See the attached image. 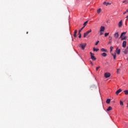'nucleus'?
<instances>
[{"instance_id": "1", "label": "nucleus", "mask_w": 128, "mask_h": 128, "mask_svg": "<svg viewBox=\"0 0 128 128\" xmlns=\"http://www.w3.org/2000/svg\"><path fill=\"white\" fill-rule=\"evenodd\" d=\"M126 34V32H123L121 34L120 38L122 40H126V37L124 36Z\"/></svg>"}, {"instance_id": "2", "label": "nucleus", "mask_w": 128, "mask_h": 128, "mask_svg": "<svg viewBox=\"0 0 128 128\" xmlns=\"http://www.w3.org/2000/svg\"><path fill=\"white\" fill-rule=\"evenodd\" d=\"M105 30H106V28H104V26H100V36H102V34H104V32Z\"/></svg>"}, {"instance_id": "3", "label": "nucleus", "mask_w": 128, "mask_h": 128, "mask_svg": "<svg viewBox=\"0 0 128 128\" xmlns=\"http://www.w3.org/2000/svg\"><path fill=\"white\" fill-rule=\"evenodd\" d=\"M91 59L92 60H96V56H94V54L92 53V52H90Z\"/></svg>"}, {"instance_id": "4", "label": "nucleus", "mask_w": 128, "mask_h": 128, "mask_svg": "<svg viewBox=\"0 0 128 128\" xmlns=\"http://www.w3.org/2000/svg\"><path fill=\"white\" fill-rule=\"evenodd\" d=\"M86 44H82L81 43L80 44V46L82 48V50H84V48H86Z\"/></svg>"}, {"instance_id": "5", "label": "nucleus", "mask_w": 128, "mask_h": 128, "mask_svg": "<svg viewBox=\"0 0 128 128\" xmlns=\"http://www.w3.org/2000/svg\"><path fill=\"white\" fill-rule=\"evenodd\" d=\"M90 32H92L91 29H90V30L87 31L86 32L84 33V37L86 38V36H88V34H90Z\"/></svg>"}, {"instance_id": "6", "label": "nucleus", "mask_w": 128, "mask_h": 128, "mask_svg": "<svg viewBox=\"0 0 128 128\" xmlns=\"http://www.w3.org/2000/svg\"><path fill=\"white\" fill-rule=\"evenodd\" d=\"M110 74L108 73V72H106L104 74V77L106 78H110Z\"/></svg>"}, {"instance_id": "7", "label": "nucleus", "mask_w": 128, "mask_h": 128, "mask_svg": "<svg viewBox=\"0 0 128 128\" xmlns=\"http://www.w3.org/2000/svg\"><path fill=\"white\" fill-rule=\"evenodd\" d=\"M116 52L117 54H120V49L117 48L116 50Z\"/></svg>"}, {"instance_id": "8", "label": "nucleus", "mask_w": 128, "mask_h": 128, "mask_svg": "<svg viewBox=\"0 0 128 128\" xmlns=\"http://www.w3.org/2000/svg\"><path fill=\"white\" fill-rule=\"evenodd\" d=\"M118 27L119 28H122V20H121L118 24Z\"/></svg>"}, {"instance_id": "9", "label": "nucleus", "mask_w": 128, "mask_h": 128, "mask_svg": "<svg viewBox=\"0 0 128 128\" xmlns=\"http://www.w3.org/2000/svg\"><path fill=\"white\" fill-rule=\"evenodd\" d=\"M114 36L115 38H118V32L115 33Z\"/></svg>"}, {"instance_id": "10", "label": "nucleus", "mask_w": 128, "mask_h": 128, "mask_svg": "<svg viewBox=\"0 0 128 128\" xmlns=\"http://www.w3.org/2000/svg\"><path fill=\"white\" fill-rule=\"evenodd\" d=\"M122 46H123V48H126V41H124L123 42Z\"/></svg>"}, {"instance_id": "11", "label": "nucleus", "mask_w": 128, "mask_h": 128, "mask_svg": "<svg viewBox=\"0 0 128 128\" xmlns=\"http://www.w3.org/2000/svg\"><path fill=\"white\" fill-rule=\"evenodd\" d=\"M100 50L102 52H108V50L106 49H105L104 48H101Z\"/></svg>"}, {"instance_id": "12", "label": "nucleus", "mask_w": 128, "mask_h": 128, "mask_svg": "<svg viewBox=\"0 0 128 128\" xmlns=\"http://www.w3.org/2000/svg\"><path fill=\"white\" fill-rule=\"evenodd\" d=\"M112 56L114 60H116V53L112 54Z\"/></svg>"}, {"instance_id": "13", "label": "nucleus", "mask_w": 128, "mask_h": 128, "mask_svg": "<svg viewBox=\"0 0 128 128\" xmlns=\"http://www.w3.org/2000/svg\"><path fill=\"white\" fill-rule=\"evenodd\" d=\"M120 92H122V89L120 88L116 92V94H118Z\"/></svg>"}, {"instance_id": "14", "label": "nucleus", "mask_w": 128, "mask_h": 128, "mask_svg": "<svg viewBox=\"0 0 128 128\" xmlns=\"http://www.w3.org/2000/svg\"><path fill=\"white\" fill-rule=\"evenodd\" d=\"M103 4H104V6H108V4H111L110 2H104L103 3Z\"/></svg>"}, {"instance_id": "15", "label": "nucleus", "mask_w": 128, "mask_h": 128, "mask_svg": "<svg viewBox=\"0 0 128 128\" xmlns=\"http://www.w3.org/2000/svg\"><path fill=\"white\" fill-rule=\"evenodd\" d=\"M122 4H128V0H124L122 1Z\"/></svg>"}, {"instance_id": "16", "label": "nucleus", "mask_w": 128, "mask_h": 128, "mask_svg": "<svg viewBox=\"0 0 128 128\" xmlns=\"http://www.w3.org/2000/svg\"><path fill=\"white\" fill-rule=\"evenodd\" d=\"M99 50H100V49H98V48H93L94 52H98Z\"/></svg>"}, {"instance_id": "17", "label": "nucleus", "mask_w": 128, "mask_h": 128, "mask_svg": "<svg viewBox=\"0 0 128 128\" xmlns=\"http://www.w3.org/2000/svg\"><path fill=\"white\" fill-rule=\"evenodd\" d=\"M112 106H109L107 108L106 110H107V112H110V110H112Z\"/></svg>"}, {"instance_id": "18", "label": "nucleus", "mask_w": 128, "mask_h": 128, "mask_svg": "<svg viewBox=\"0 0 128 128\" xmlns=\"http://www.w3.org/2000/svg\"><path fill=\"white\" fill-rule=\"evenodd\" d=\"M106 104H110V98L107 99L106 100Z\"/></svg>"}, {"instance_id": "19", "label": "nucleus", "mask_w": 128, "mask_h": 128, "mask_svg": "<svg viewBox=\"0 0 128 128\" xmlns=\"http://www.w3.org/2000/svg\"><path fill=\"white\" fill-rule=\"evenodd\" d=\"M102 56H104V57H106V52H104V53H102Z\"/></svg>"}, {"instance_id": "20", "label": "nucleus", "mask_w": 128, "mask_h": 128, "mask_svg": "<svg viewBox=\"0 0 128 128\" xmlns=\"http://www.w3.org/2000/svg\"><path fill=\"white\" fill-rule=\"evenodd\" d=\"M84 26H83L82 28H80V30H78V34L82 32V30H84Z\"/></svg>"}, {"instance_id": "21", "label": "nucleus", "mask_w": 128, "mask_h": 128, "mask_svg": "<svg viewBox=\"0 0 128 128\" xmlns=\"http://www.w3.org/2000/svg\"><path fill=\"white\" fill-rule=\"evenodd\" d=\"M112 50H114V47L112 46H111L110 47V52H112Z\"/></svg>"}, {"instance_id": "22", "label": "nucleus", "mask_w": 128, "mask_h": 128, "mask_svg": "<svg viewBox=\"0 0 128 128\" xmlns=\"http://www.w3.org/2000/svg\"><path fill=\"white\" fill-rule=\"evenodd\" d=\"M124 92L125 94H126V95L128 94V90H124Z\"/></svg>"}, {"instance_id": "23", "label": "nucleus", "mask_w": 128, "mask_h": 128, "mask_svg": "<svg viewBox=\"0 0 128 128\" xmlns=\"http://www.w3.org/2000/svg\"><path fill=\"white\" fill-rule=\"evenodd\" d=\"M88 21H86V22H84V26H86V24H88Z\"/></svg>"}, {"instance_id": "24", "label": "nucleus", "mask_w": 128, "mask_h": 128, "mask_svg": "<svg viewBox=\"0 0 128 128\" xmlns=\"http://www.w3.org/2000/svg\"><path fill=\"white\" fill-rule=\"evenodd\" d=\"M102 12V9L99 8L98 10H97L98 14H100Z\"/></svg>"}, {"instance_id": "25", "label": "nucleus", "mask_w": 128, "mask_h": 128, "mask_svg": "<svg viewBox=\"0 0 128 128\" xmlns=\"http://www.w3.org/2000/svg\"><path fill=\"white\" fill-rule=\"evenodd\" d=\"M124 54H127L128 51V50H126L124 51Z\"/></svg>"}, {"instance_id": "26", "label": "nucleus", "mask_w": 128, "mask_h": 128, "mask_svg": "<svg viewBox=\"0 0 128 128\" xmlns=\"http://www.w3.org/2000/svg\"><path fill=\"white\" fill-rule=\"evenodd\" d=\"M120 106H124V102H122V100H120Z\"/></svg>"}, {"instance_id": "27", "label": "nucleus", "mask_w": 128, "mask_h": 128, "mask_svg": "<svg viewBox=\"0 0 128 128\" xmlns=\"http://www.w3.org/2000/svg\"><path fill=\"white\" fill-rule=\"evenodd\" d=\"M108 34H110V33H105L104 36L106 37L108 36Z\"/></svg>"}, {"instance_id": "28", "label": "nucleus", "mask_w": 128, "mask_h": 128, "mask_svg": "<svg viewBox=\"0 0 128 128\" xmlns=\"http://www.w3.org/2000/svg\"><path fill=\"white\" fill-rule=\"evenodd\" d=\"M98 42H100V41H96V42L95 43V46H98Z\"/></svg>"}, {"instance_id": "29", "label": "nucleus", "mask_w": 128, "mask_h": 128, "mask_svg": "<svg viewBox=\"0 0 128 128\" xmlns=\"http://www.w3.org/2000/svg\"><path fill=\"white\" fill-rule=\"evenodd\" d=\"M79 34V38H82V34H80V33L78 34Z\"/></svg>"}, {"instance_id": "30", "label": "nucleus", "mask_w": 128, "mask_h": 128, "mask_svg": "<svg viewBox=\"0 0 128 128\" xmlns=\"http://www.w3.org/2000/svg\"><path fill=\"white\" fill-rule=\"evenodd\" d=\"M100 68V66H98L96 68V70H98V68Z\"/></svg>"}, {"instance_id": "31", "label": "nucleus", "mask_w": 128, "mask_h": 128, "mask_svg": "<svg viewBox=\"0 0 128 128\" xmlns=\"http://www.w3.org/2000/svg\"><path fill=\"white\" fill-rule=\"evenodd\" d=\"M74 38H76V34L74 33Z\"/></svg>"}, {"instance_id": "32", "label": "nucleus", "mask_w": 128, "mask_h": 128, "mask_svg": "<svg viewBox=\"0 0 128 128\" xmlns=\"http://www.w3.org/2000/svg\"><path fill=\"white\" fill-rule=\"evenodd\" d=\"M74 34H78V30H75Z\"/></svg>"}, {"instance_id": "33", "label": "nucleus", "mask_w": 128, "mask_h": 128, "mask_svg": "<svg viewBox=\"0 0 128 128\" xmlns=\"http://www.w3.org/2000/svg\"><path fill=\"white\" fill-rule=\"evenodd\" d=\"M112 36H109V40H112Z\"/></svg>"}, {"instance_id": "34", "label": "nucleus", "mask_w": 128, "mask_h": 128, "mask_svg": "<svg viewBox=\"0 0 128 128\" xmlns=\"http://www.w3.org/2000/svg\"><path fill=\"white\" fill-rule=\"evenodd\" d=\"M108 44H112V41L110 40V41L108 42Z\"/></svg>"}, {"instance_id": "35", "label": "nucleus", "mask_w": 128, "mask_h": 128, "mask_svg": "<svg viewBox=\"0 0 128 128\" xmlns=\"http://www.w3.org/2000/svg\"><path fill=\"white\" fill-rule=\"evenodd\" d=\"M128 12H126H126H124V14H126Z\"/></svg>"}, {"instance_id": "36", "label": "nucleus", "mask_w": 128, "mask_h": 128, "mask_svg": "<svg viewBox=\"0 0 128 128\" xmlns=\"http://www.w3.org/2000/svg\"><path fill=\"white\" fill-rule=\"evenodd\" d=\"M90 64H92H92H92V62H90Z\"/></svg>"}, {"instance_id": "37", "label": "nucleus", "mask_w": 128, "mask_h": 128, "mask_svg": "<svg viewBox=\"0 0 128 128\" xmlns=\"http://www.w3.org/2000/svg\"><path fill=\"white\" fill-rule=\"evenodd\" d=\"M126 18H127V20L128 19V16H126Z\"/></svg>"}, {"instance_id": "38", "label": "nucleus", "mask_w": 128, "mask_h": 128, "mask_svg": "<svg viewBox=\"0 0 128 128\" xmlns=\"http://www.w3.org/2000/svg\"><path fill=\"white\" fill-rule=\"evenodd\" d=\"M126 50H128V46L126 47Z\"/></svg>"}, {"instance_id": "39", "label": "nucleus", "mask_w": 128, "mask_h": 128, "mask_svg": "<svg viewBox=\"0 0 128 128\" xmlns=\"http://www.w3.org/2000/svg\"><path fill=\"white\" fill-rule=\"evenodd\" d=\"M127 60H128V58H127Z\"/></svg>"}]
</instances>
